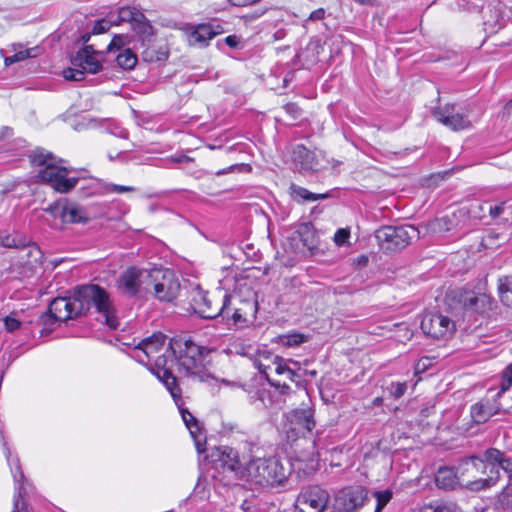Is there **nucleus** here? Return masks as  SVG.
I'll use <instances>...</instances> for the list:
<instances>
[{
  "mask_svg": "<svg viewBox=\"0 0 512 512\" xmlns=\"http://www.w3.org/2000/svg\"><path fill=\"white\" fill-rule=\"evenodd\" d=\"M374 497L376 499V508L375 512H381L383 508L389 503L392 498V491L389 489L383 491L374 492Z\"/></svg>",
  "mask_w": 512,
  "mask_h": 512,
  "instance_id": "nucleus-42",
  "label": "nucleus"
},
{
  "mask_svg": "<svg viewBox=\"0 0 512 512\" xmlns=\"http://www.w3.org/2000/svg\"><path fill=\"white\" fill-rule=\"evenodd\" d=\"M256 300H244L239 307H236L232 314L233 324L237 327H244L252 322L257 312Z\"/></svg>",
  "mask_w": 512,
  "mask_h": 512,
  "instance_id": "nucleus-24",
  "label": "nucleus"
},
{
  "mask_svg": "<svg viewBox=\"0 0 512 512\" xmlns=\"http://www.w3.org/2000/svg\"><path fill=\"white\" fill-rule=\"evenodd\" d=\"M102 54L94 48V45H85L79 50L72 58V64L77 67L75 69L69 68L63 71V76L66 80L81 81L84 78V73L96 74L102 69V63L99 56Z\"/></svg>",
  "mask_w": 512,
  "mask_h": 512,
  "instance_id": "nucleus-7",
  "label": "nucleus"
},
{
  "mask_svg": "<svg viewBox=\"0 0 512 512\" xmlns=\"http://www.w3.org/2000/svg\"><path fill=\"white\" fill-rule=\"evenodd\" d=\"M119 136L126 138L127 137V132L126 131H121Z\"/></svg>",
  "mask_w": 512,
  "mask_h": 512,
  "instance_id": "nucleus-63",
  "label": "nucleus"
},
{
  "mask_svg": "<svg viewBox=\"0 0 512 512\" xmlns=\"http://www.w3.org/2000/svg\"><path fill=\"white\" fill-rule=\"evenodd\" d=\"M153 36V34L150 36V37H144V36H141L143 38V41H147V45L150 44V38ZM143 45H146V42H143Z\"/></svg>",
  "mask_w": 512,
  "mask_h": 512,
  "instance_id": "nucleus-62",
  "label": "nucleus"
},
{
  "mask_svg": "<svg viewBox=\"0 0 512 512\" xmlns=\"http://www.w3.org/2000/svg\"><path fill=\"white\" fill-rule=\"evenodd\" d=\"M354 1L361 5H371L374 0H354Z\"/></svg>",
  "mask_w": 512,
  "mask_h": 512,
  "instance_id": "nucleus-60",
  "label": "nucleus"
},
{
  "mask_svg": "<svg viewBox=\"0 0 512 512\" xmlns=\"http://www.w3.org/2000/svg\"><path fill=\"white\" fill-rule=\"evenodd\" d=\"M434 118L453 131L467 129L471 123L466 115L460 113L453 104H446L433 110Z\"/></svg>",
  "mask_w": 512,
  "mask_h": 512,
  "instance_id": "nucleus-16",
  "label": "nucleus"
},
{
  "mask_svg": "<svg viewBox=\"0 0 512 512\" xmlns=\"http://www.w3.org/2000/svg\"><path fill=\"white\" fill-rule=\"evenodd\" d=\"M60 217L66 224H86L92 218L85 207L75 202H66L61 208Z\"/></svg>",
  "mask_w": 512,
  "mask_h": 512,
  "instance_id": "nucleus-22",
  "label": "nucleus"
},
{
  "mask_svg": "<svg viewBox=\"0 0 512 512\" xmlns=\"http://www.w3.org/2000/svg\"><path fill=\"white\" fill-rule=\"evenodd\" d=\"M161 332L142 339L135 346L130 356L145 365L166 387L173 399L180 395L177 378L173 375L171 365V339Z\"/></svg>",
  "mask_w": 512,
  "mask_h": 512,
  "instance_id": "nucleus-2",
  "label": "nucleus"
},
{
  "mask_svg": "<svg viewBox=\"0 0 512 512\" xmlns=\"http://www.w3.org/2000/svg\"><path fill=\"white\" fill-rule=\"evenodd\" d=\"M142 57L146 62H158L166 60L168 52L165 47L156 48L154 45L148 44L142 51Z\"/></svg>",
  "mask_w": 512,
  "mask_h": 512,
  "instance_id": "nucleus-35",
  "label": "nucleus"
},
{
  "mask_svg": "<svg viewBox=\"0 0 512 512\" xmlns=\"http://www.w3.org/2000/svg\"><path fill=\"white\" fill-rule=\"evenodd\" d=\"M241 510L244 512H258V500L255 496L245 499L241 506Z\"/></svg>",
  "mask_w": 512,
  "mask_h": 512,
  "instance_id": "nucleus-47",
  "label": "nucleus"
},
{
  "mask_svg": "<svg viewBox=\"0 0 512 512\" xmlns=\"http://www.w3.org/2000/svg\"><path fill=\"white\" fill-rule=\"evenodd\" d=\"M223 173H225V171H224V170H223V171H219V172H217V175H221V174H223Z\"/></svg>",
  "mask_w": 512,
  "mask_h": 512,
  "instance_id": "nucleus-64",
  "label": "nucleus"
},
{
  "mask_svg": "<svg viewBox=\"0 0 512 512\" xmlns=\"http://www.w3.org/2000/svg\"><path fill=\"white\" fill-rule=\"evenodd\" d=\"M18 249V258L24 268L34 271L41 266L44 255L35 243H29L25 240V246H20Z\"/></svg>",
  "mask_w": 512,
  "mask_h": 512,
  "instance_id": "nucleus-21",
  "label": "nucleus"
},
{
  "mask_svg": "<svg viewBox=\"0 0 512 512\" xmlns=\"http://www.w3.org/2000/svg\"><path fill=\"white\" fill-rule=\"evenodd\" d=\"M468 466H471L476 472L483 474L487 472L488 468L491 469V465H489L486 460V450L482 455H473L463 459L458 469L463 468L465 471H468Z\"/></svg>",
  "mask_w": 512,
  "mask_h": 512,
  "instance_id": "nucleus-31",
  "label": "nucleus"
},
{
  "mask_svg": "<svg viewBox=\"0 0 512 512\" xmlns=\"http://www.w3.org/2000/svg\"><path fill=\"white\" fill-rule=\"evenodd\" d=\"M5 328L8 332H14L21 327V320L17 317V313L12 312L3 318Z\"/></svg>",
  "mask_w": 512,
  "mask_h": 512,
  "instance_id": "nucleus-44",
  "label": "nucleus"
},
{
  "mask_svg": "<svg viewBox=\"0 0 512 512\" xmlns=\"http://www.w3.org/2000/svg\"><path fill=\"white\" fill-rule=\"evenodd\" d=\"M281 341L286 346H298L306 341V337L300 333H292L281 337Z\"/></svg>",
  "mask_w": 512,
  "mask_h": 512,
  "instance_id": "nucleus-43",
  "label": "nucleus"
},
{
  "mask_svg": "<svg viewBox=\"0 0 512 512\" xmlns=\"http://www.w3.org/2000/svg\"><path fill=\"white\" fill-rule=\"evenodd\" d=\"M512 387V363H510L502 371L499 386L497 388H490L489 392L496 391L495 396L501 398Z\"/></svg>",
  "mask_w": 512,
  "mask_h": 512,
  "instance_id": "nucleus-34",
  "label": "nucleus"
},
{
  "mask_svg": "<svg viewBox=\"0 0 512 512\" xmlns=\"http://www.w3.org/2000/svg\"><path fill=\"white\" fill-rule=\"evenodd\" d=\"M350 237V231L345 228L338 229L334 234V242L338 246H343L348 242V239Z\"/></svg>",
  "mask_w": 512,
  "mask_h": 512,
  "instance_id": "nucleus-48",
  "label": "nucleus"
},
{
  "mask_svg": "<svg viewBox=\"0 0 512 512\" xmlns=\"http://www.w3.org/2000/svg\"><path fill=\"white\" fill-rule=\"evenodd\" d=\"M406 390V382H392L388 387L390 395L393 396L395 399L402 397L405 394Z\"/></svg>",
  "mask_w": 512,
  "mask_h": 512,
  "instance_id": "nucleus-46",
  "label": "nucleus"
},
{
  "mask_svg": "<svg viewBox=\"0 0 512 512\" xmlns=\"http://www.w3.org/2000/svg\"><path fill=\"white\" fill-rule=\"evenodd\" d=\"M497 505L502 509H512V482H509L498 495Z\"/></svg>",
  "mask_w": 512,
  "mask_h": 512,
  "instance_id": "nucleus-37",
  "label": "nucleus"
},
{
  "mask_svg": "<svg viewBox=\"0 0 512 512\" xmlns=\"http://www.w3.org/2000/svg\"><path fill=\"white\" fill-rule=\"evenodd\" d=\"M504 109L508 115L512 114V99L505 105Z\"/></svg>",
  "mask_w": 512,
  "mask_h": 512,
  "instance_id": "nucleus-58",
  "label": "nucleus"
},
{
  "mask_svg": "<svg viewBox=\"0 0 512 512\" xmlns=\"http://www.w3.org/2000/svg\"><path fill=\"white\" fill-rule=\"evenodd\" d=\"M292 421L307 432L315 427L314 412L310 408L296 409L292 414Z\"/></svg>",
  "mask_w": 512,
  "mask_h": 512,
  "instance_id": "nucleus-30",
  "label": "nucleus"
},
{
  "mask_svg": "<svg viewBox=\"0 0 512 512\" xmlns=\"http://www.w3.org/2000/svg\"><path fill=\"white\" fill-rule=\"evenodd\" d=\"M151 271L130 267L117 279L118 291L128 297L148 294Z\"/></svg>",
  "mask_w": 512,
  "mask_h": 512,
  "instance_id": "nucleus-10",
  "label": "nucleus"
},
{
  "mask_svg": "<svg viewBox=\"0 0 512 512\" xmlns=\"http://www.w3.org/2000/svg\"><path fill=\"white\" fill-rule=\"evenodd\" d=\"M31 164L38 168L37 177L49 184L60 193H68L78 183V178L70 176L71 171L62 165L63 160L57 159L44 149H35L29 156Z\"/></svg>",
  "mask_w": 512,
  "mask_h": 512,
  "instance_id": "nucleus-4",
  "label": "nucleus"
},
{
  "mask_svg": "<svg viewBox=\"0 0 512 512\" xmlns=\"http://www.w3.org/2000/svg\"><path fill=\"white\" fill-rule=\"evenodd\" d=\"M368 501V490L363 486H347L339 490L332 504L334 512H358Z\"/></svg>",
  "mask_w": 512,
  "mask_h": 512,
  "instance_id": "nucleus-12",
  "label": "nucleus"
},
{
  "mask_svg": "<svg viewBox=\"0 0 512 512\" xmlns=\"http://www.w3.org/2000/svg\"><path fill=\"white\" fill-rule=\"evenodd\" d=\"M11 55L4 57V63L6 66H10L14 63L22 62L29 58H35L42 53V48L39 46L26 48L24 45L17 43L11 45Z\"/></svg>",
  "mask_w": 512,
  "mask_h": 512,
  "instance_id": "nucleus-25",
  "label": "nucleus"
},
{
  "mask_svg": "<svg viewBox=\"0 0 512 512\" xmlns=\"http://www.w3.org/2000/svg\"><path fill=\"white\" fill-rule=\"evenodd\" d=\"M290 469L276 457L257 458L251 460L245 467L244 476L248 481L257 485H279L288 477Z\"/></svg>",
  "mask_w": 512,
  "mask_h": 512,
  "instance_id": "nucleus-5",
  "label": "nucleus"
},
{
  "mask_svg": "<svg viewBox=\"0 0 512 512\" xmlns=\"http://www.w3.org/2000/svg\"><path fill=\"white\" fill-rule=\"evenodd\" d=\"M422 331L434 339H448L456 329L455 322L440 313H426L421 320Z\"/></svg>",
  "mask_w": 512,
  "mask_h": 512,
  "instance_id": "nucleus-14",
  "label": "nucleus"
},
{
  "mask_svg": "<svg viewBox=\"0 0 512 512\" xmlns=\"http://www.w3.org/2000/svg\"><path fill=\"white\" fill-rule=\"evenodd\" d=\"M504 205L505 203L502 202L500 204H497V205H494V206H490L489 207V214L492 218H497L499 217L503 211H504Z\"/></svg>",
  "mask_w": 512,
  "mask_h": 512,
  "instance_id": "nucleus-51",
  "label": "nucleus"
},
{
  "mask_svg": "<svg viewBox=\"0 0 512 512\" xmlns=\"http://www.w3.org/2000/svg\"><path fill=\"white\" fill-rule=\"evenodd\" d=\"M358 263L362 266H366L367 263H368V257L366 256H361L358 258Z\"/></svg>",
  "mask_w": 512,
  "mask_h": 512,
  "instance_id": "nucleus-59",
  "label": "nucleus"
},
{
  "mask_svg": "<svg viewBox=\"0 0 512 512\" xmlns=\"http://www.w3.org/2000/svg\"><path fill=\"white\" fill-rule=\"evenodd\" d=\"M483 26L487 34H495L504 25L503 4H488L482 7Z\"/></svg>",
  "mask_w": 512,
  "mask_h": 512,
  "instance_id": "nucleus-19",
  "label": "nucleus"
},
{
  "mask_svg": "<svg viewBox=\"0 0 512 512\" xmlns=\"http://www.w3.org/2000/svg\"><path fill=\"white\" fill-rule=\"evenodd\" d=\"M325 17V10L323 8L316 9L311 12L309 20L316 21L322 20Z\"/></svg>",
  "mask_w": 512,
  "mask_h": 512,
  "instance_id": "nucleus-52",
  "label": "nucleus"
},
{
  "mask_svg": "<svg viewBox=\"0 0 512 512\" xmlns=\"http://www.w3.org/2000/svg\"><path fill=\"white\" fill-rule=\"evenodd\" d=\"M498 292L501 301L508 307H512V275L499 278Z\"/></svg>",
  "mask_w": 512,
  "mask_h": 512,
  "instance_id": "nucleus-33",
  "label": "nucleus"
},
{
  "mask_svg": "<svg viewBox=\"0 0 512 512\" xmlns=\"http://www.w3.org/2000/svg\"><path fill=\"white\" fill-rule=\"evenodd\" d=\"M292 159L303 170H312L318 164L315 153L302 144L294 147Z\"/></svg>",
  "mask_w": 512,
  "mask_h": 512,
  "instance_id": "nucleus-28",
  "label": "nucleus"
},
{
  "mask_svg": "<svg viewBox=\"0 0 512 512\" xmlns=\"http://www.w3.org/2000/svg\"><path fill=\"white\" fill-rule=\"evenodd\" d=\"M500 398L493 396V401L481 400L471 406V417L476 423H484L500 410L505 409L504 405L498 401Z\"/></svg>",
  "mask_w": 512,
  "mask_h": 512,
  "instance_id": "nucleus-20",
  "label": "nucleus"
},
{
  "mask_svg": "<svg viewBox=\"0 0 512 512\" xmlns=\"http://www.w3.org/2000/svg\"><path fill=\"white\" fill-rule=\"evenodd\" d=\"M87 188L89 189V191L85 193L86 196L104 195L109 193L122 194L135 191V187L133 186L102 183L98 180H91Z\"/></svg>",
  "mask_w": 512,
  "mask_h": 512,
  "instance_id": "nucleus-26",
  "label": "nucleus"
},
{
  "mask_svg": "<svg viewBox=\"0 0 512 512\" xmlns=\"http://www.w3.org/2000/svg\"><path fill=\"white\" fill-rule=\"evenodd\" d=\"M290 191L295 200L303 202H313L320 199H326L328 197V194L312 193L306 188L298 186L296 184L290 185Z\"/></svg>",
  "mask_w": 512,
  "mask_h": 512,
  "instance_id": "nucleus-32",
  "label": "nucleus"
},
{
  "mask_svg": "<svg viewBox=\"0 0 512 512\" xmlns=\"http://www.w3.org/2000/svg\"><path fill=\"white\" fill-rule=\"evenodd\" d=\"M285 112L291 116L292 119L296 120L302 115L301 108L293 102L287 103L283 106Z\"/></svg>",
  "mask_w": 512,
  "mask_h": 512,
  "instance_id": "nucleus-49",
  "label": "nucleus"
},
{
  "mask_svg": "<svg viewBox=\"0 0 512 512\" xmlns=\"http://www.w3.org/2000/svg\"><path fill=\"white\" fill-rule=\"evenodd\" d=\"M14 189H15V184L14 183H8L7 185L2 186L0 188V194L5 195L6 193H9V192L13 191Z\"/></svg>",
  "mask_w": 512,
  "mask_h": 512,
  "instance_id": "nucleus-55",
  "label": "nucleus"
},
{
  "mask_svg": "<svg viewBox=\"0 0 512 512\" xmlns=\"http://www.w3.org/2000/svg\"><path fill=\"white\" fill-rule=\"evenodd\" d=\"M428 509L431 512H463L457 504L448 501L431 503Z\"/></svg>",
  "mask_w": 512,
  "mask_h": 512,
  "instance_id": "nucleus-40",
  "label": "nucleus"
},
{
  "mask_svg": "<svg viewBox=\"0 0 512 512\" xmlns=\"http://www.w3.org/2000/svg\"><path fill=\"white\" fill-rule=\"evenodd\" d=\"M12 135V129L9 127H3L0 130V139L10 137Z\"/></svg>",
  "mask_w": 512,
  "mask_h": 512,
  "instance_id": "nucleus-56",
  "label": "nucleus"
},
{
  "mask_svg": "<svg viewBox=\"0 0 512 512\" xmlns=\"http://www.w3.org/2000/svg\"><path fill=\"white\" fill-rule=\"evenodd\" d=\"M116 62L119 67L129 70L135 67L137 63V56L130 50H122L116 57Z\"/></svg>",
  "mask_w": 512,
  "mask_h": 512,
  "instance_id": "nucleus-36",
  "label": "nucleus"
},
{
  "mask_svg": "<svg viewBox=\"0 0 512 512\" xmlns=\"http://www.w3.org/2000/svg\"><path fill=\"white\" fill-rule=\"evenodd\" d=\"M225 43L231 48H236L239 44V40L236 35H229L225 38Z\"/></svg>",
  "mask_w": 512,
  "mask_h": 512,
  "instance_id": "nucleus-53",
  "label": "nucleus"
},
{
  "mask_svg": "<svg viewBox=\"0 0 512 512\" xmlns=\"http://www.w3.org/2000/svg\"><path fill=\"white\" fill-rule=\"evenodd\" d=\"M103 318L110 329L119 327L116 309L109 293L102 287L89 284L77 287L72 297H59L51 301L49 316L55 321H66L85 314L91 308Z\"/></svg>",
  "mask_w": 512,
  "mask_h": 512,
  "instance_id": "nucleus-1",
  "label": "nucleus"
},
{
  "mask_svg": "<svg viewBox=\"0 0 512 512\" xmlns=\"http://www.w3.org/2000/svg\"><path fill=\"white\" fill-rule=\"evenodd\" d=\"M171 359L176 363L178 372L200 382L212 378L207 369L209 354L213 349L199 345L190 337L171 338Z\"/></svg>",
  "mask_w": 512,
  "mask_h": 512,
  "instance_id": "nucleus-3",
  "label": "nucleus"
},
{
  "mask_svg": "<svg viewBox=\"0 0 512 512\" xmlns=\"http://www.w3.org/2000/svg\"><path fill=\"white\" fill-rule=\"evenodd\" d=\"M330 500L329 492L318 485L302 488L295 502L296 512H323Z\"/></svg>",
  "mask_w": 512,
  "mask_h": 512,
  "instance_id": "nucleus-13",
  "label": "nucleus"
},
{
  "mask_svg": "<svg viewBox=\"0 0 512 512\" xmlns=\"http://www.w3.org/2000/svg\"><path fill=\"white\" fill-rule=\"evenodd\" d=\"M148 293L153 294L160 301L174 300L180 290V283L174 273L169 270L154 269L151 271Z\"/></svg>",
  "mask_w": 512,
  "mask_h": 512,
  "instance_id": "nucleus-11",
  "label": "nucleus"
},
{
  "mask_svg": "<svg viewBox=\"0 0 512 512\" xmlns=\"http://www.w3.org/2000/svg\"><path fill=\"white\" fill-rule=\"evenodd\" d=\"M0 245L8 248H19L25 246V239H17L5 231H0Z\"/></svg>",
  "mask_w": 512,
  "mask_h": 512,
  "instance_id": "nucleus-41",
  "label": "nucleus"
},
{
  "mask_svg": "<svg viewBox=\"0 0 512 512\" xmlns=\"http://www.w3.org/2000/svg\"><path fill=\"white\" fill-rule=\"evenodd\" d=\"M222 33H224V29L220 24L201 23L193 25L187 30L188 42L193 46L206 47L210 40Z\"/></svg>",
  "mask_w": 512,
  "mask_h": 512,
  "instance_id": "nucleus-17",
  "label": "nucleus"
},
{
  "mask_svg": "<svg viewBox=\"0 0 512 512\" xmlns=\"http://www.w3.org/2000/svg\"><path fill=\"white\" fill-rule=\"evenodd\" d=\"M124 22L129 23L132 30L140 36L150 37L152 35V26L145 15L135 7H121L118 9L117 14H114L115 25H120Z\"/></svg>",
  "mask_w": 512,
  "mask_h": 512,
  "instance_id": "nucleus-15",
  "label": "nucleus"
},
{
  "mask_svg": "<svg viewBox=\"0 0 512 512\" xmlns=\"http://www.w3.org/2000/svg\"><path fill=\"white\" fill-rule=\"evenodd\" d=\"M126 43H127L126 36L121 35V34L115 35L113 37V39L111 40V42L108 44L106 51H107V53H112V52L118 51L122 47H124Z\"/></svg>",
  "mask_w": 512,
  "mask_h": 512,
  "instance_id": "nucleus-45",
  "label": "nucleus"
},
{
  "mask_svg": "<svg viewBox=\"0 0 512 512\" xmlns=\"http://www.w3.org/2000/svg\"><path fill=\"white\" fill-rule=\"evenodd\" d=\"M460 298V302L466 309L477 310V304L480 300L478 296H476L473 292H456Z\"/></svg>",
  "mask_w": 512,
  "mask_h": 512,
  "instance_id": "nucleus-39",
  "label": "nucleus"
},
{
  "mask_svg": "<svg viewBox=\"0 0 512 512\" xmlns=\"http://www.w3.org/2000/svg\"><path fill=\"white\" fill-rule=\"evenodd\" d=\"M114 24V13H110L107 17L96 21L92 28V34L98 35L108 31Z\"/></svg>",
  "mask_w": 512,
  "mask_h": 512,
  "instance_id": "nucleus-38",
  "label": "nucleus"
},
{
  "mask_svg": "<svg viewBox=\"0 0 512 512\" xmlns=\"http://www.w3.org/2000/svg\"><path fill=\"white\" fill-rule=\"evenodd\" d=\"M337 289L339 293L349 292L346 286H339Z\"/></svg>",
  "mask_w": 512,
  "mask_h": 512,
  "instance_id": "nucleus-61",
  "label": "nucleus"
},
{
  "mask_svg": "<svg viewBox=\"0 0 512 512\" xmlns=\"http://www.w3.org/2000/svg\"><path fill=\"white\" fill-rule=\"evenodd\" d=\"M174 400H175L176 404L179 407L180 414L182 416V419H183L187 429L189 430L192 438L195 441V445H196L197 451L199 453L203 452L204 449H202L201 446H202V440L205 437L202 434L201 427H200V424H199L198 420L188 411L187 408H184V407L180 406L179 402L182 401L181 400V394L179 395V397H177Z\"/></svg>",
  "mask_w": 512,
  "mask_h": 512,
  "instance_id": "nucleus-23",
  "label": "nucleus"
},
{
  "mask_svg": "<svg viewBox=\"0 0 512 512\" xmlns=\"http://www.w3.org/2000/svg\"><path fill=\"white\" fill-rule=\"evenodd\" d=\"M91 35H92V31L91 32H88V33H85L81 36V41L85 44L87 43L90 38H91Z\"/></svg>",
  "mask_w": 512,
  "mask_h": 512,
  "instance_id": "nucleus-57",
  "label": "nucleus"
},
{
  "mask_svg": "<svg viewBox=\"0 0 512 512\" xmlns=\"http://www.w3.org/2000/svg\"><path fill=\"white\" fill-rule=\"evenodd\" d=\"M273 366L275 368V372L278 374V375H286L288 369L290 368L287 364V362L281 358V357H278L276 356L273 360Z\"/></svg>",
  "mask_w": 512,
  "mask_h": 512,
  "instance_id": "nucleus-50",
  "label": "nucleus"
},
{
  "mask_svg": "<svg viewBox=\"0 0 512 512\" xmlns=\"http://www.w3.org/2000/svg\"><path fill=\"white\" fill-rule=\"evenodd\" d=\"M416 234L413 226H382L376 230L375 237L385 253H394L407 247Z\"/></svg>",
  "mask_w": 512,
  "mask_h": 512,
  "instance_id": "nucleus-8",
  "label": "nucleus"
},
{
  "mask_svg": "<svg viewBox=\"0 0 512 512\" xmlns=\"http://www.w3.org/2000/svg\"><path fill=\"white\" fill-rule=\"evenodd\" d=\"M210 456L212 460L218 462L223 469L234 472L236 475L241 474V477H244L245 470L242 471L238 452L235 449L229 446H221L215 448Z\"/></svg>",
  "mask_w": 512,
  "mask_h": 512,
  "instance_id": "nucleus-18",
  "label": "nucleus"
},
{
  "mask_svg": "<svg viewBox=\"0 0 512 512\" xmlns=\"http://www.w3.org/2000/svg\"><path fill=\"white\" fill-rule=\"evenodd\" d=\"M297 233L303 245L310 251L318 247V237L311 223H301L298 226Z\"/></svg>",
  "mask_w": 512,
  "mask_h": 512,
  "instance_id": "nucleus-29",
  "label": "nucleus"
},
{
  "mask_svg": "<svg viewBox=\"0 0 512 512\" xmlns=\"http://www.w3.org/2000/svg\"><path fill=\"white\" fill-rule=\"evenodd\" d=\"M286 375L287 378L293 382H298V380L301 378V375L291 367L288 369Z\"/></svg>",
  "mask_w": 512,
  "mask_h": 512,
  "instance_id": "nucleus-54",
  "label": "nucleus"
},
{
  "mask_svg": "<svg viewBox=\"0 0 512 512\" xmlns=\"http://www.w3.org/2000/svg\"><path fill=\"white\" fill-rule=\"evenodd\" d=\"M435 484L443 490H454L459 485L457 471L453 467H440L435 473Z\"/></svg>",
  "mask_w": 512,
  "mask_h": 512,
  "instance_id": "nucleus-27",
  "label": "nucleus"
},
{
  "mask_svg": "<svg viewBox=\"0 0 512 512\" xmlns=\"http://www.w3.org/2000/svg\"><path fill=\"white\" fill-rule=\"evenodd\" d=\"M215 300V296H210L207 291L197 288L192 296V307L203 318L213 319L217 316L229 318L230 295L224 294L221 299L218 297L217 303L213 307Z\"/></svg>",
  "mask_w": 512,
  "mask_h": 512,
  "instance_id": "nucleus-9",
  "label": "nucleus"
},
{
  "mask_svg": "<svg viewBox=\"0 0 512 512\" xmlns=\"http://www.w3.org/2000/svg\"><path fill=\"white\" fill-rule=\"evenodd\" d=\"M486 460L488 464L491 465L490 476L487 478L478 479L472 482H469L467 487L472 491H481L486 490L494 485L499 480V467L508 475V477L512 478V457L506 455L504 452L496 449L489 448L486 449Z\"/></svg>",
  "mask_w": 512,
  "mask_h": 512,
  "instance_id": "nucleus-6",
  "label": "nucleus"
}]
</instances>
